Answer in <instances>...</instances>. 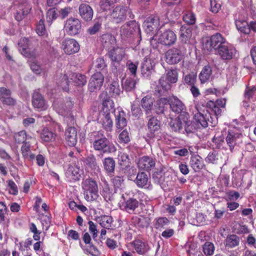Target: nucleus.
Here are the masks:
<instances>
[{"mask_svg":"<svg viewBox=\"0 0 256 256\" xmlns=\"http://www.w3.org/2000/svg\"><path fill=\"white\" fill-rule=\"evenodd\" d=\"M90 143L92 144L94 150L110 154L116 151V148L100 131L94 132L89 136Z\"/></svg>","mask_w":256,"mask_h":256,"instance_id":"obj_1","label":"nucleus"},{"mask_svg":"<svg viewBox=\"0 0 256 256\" xmlns=\"http://www.w3.org/2000/svg\"><path fill=\"white\" fill-rule=\"evenodd\" d=\"M82 187L84 199L87 202H92L99 196L97 182L92 178H88L83 180Z\"/></svg>","mask_w":256,"mask_h":256,"instance_id":"obj_2","label":"nucleus"},{"mask_svg":"<svg viewBox=\"0 0 256 256\" xmlns=\"http://www.w3.org/2000/svg\"><path fill=\"white\" fill-rule=\"evenodd\" d=\"M127 15L130 19L134 18L132 10L128 6L119 5L114 8L110 16L114 22L119 24L126 20Z\"/></svg>","mask_w":256,"mask_h":256,"instance_id":"obj_3","label":"nucleus"},{"mask_svg":"<svg viewBox=\"0 0 256 256\" xmlns=\"http://www.w3.org/2000/svg\"><path fill=\"white\" fill-rule=\"evenodd\" d=\"M225 43V38L220 33L217 32L207 38L203 46L208 52H212V50H218Z\"/></svg>","mask_w":256,"mask_h":256,"instance_id":"obj_4","label":"nucleus"},{"mask_svg":"<svg viewBox=\"0 0 256 256\" xmlns=\"http://www.w3.org/2000/svg\"><path fill=\"white\" fill-rule=\"evenodd\" d=\"M184 58V53L179 48H172L168 50L164 54L165 60L169 64H178Z\"/></svg>","mask_w":256,"mask_h":256,"instance_id":"obj_5","label":"nucleus"},{"mask_svg":"<svg viewBox=\"0 0 256 256\" xmlns=\"http://www.w3.org/2000/svg\"><path fill=\"white\" fill-rule=\"evenodd\" d=\"M64 28L69 36H75L80 33L82 29V24L80 20L76 18H68L64 24Z\"/></svg>","mask_w":256,"mask_h":256,"instance_id":"obj_6","label":"nucleus"},{"mask_svg":"<svg viewBox=\"0 0 256 256\" xmlns=\"http://www.w3.org/2000/svg\"><path fill=\"white\" fill-rule=\"evenodd\" d=\"M226 104L224 99H218L216 102L208 101L206 104L208 113L210 114V116L213 114L217 120L218 116L221 115V108H224Z\"/></svg>","mask_w":256,"mask_h":256,"instance_id":"obj_7","label":"nucleus"},{"mask_svg":"<svg viewBox=\"0 0 256 256\" xmlns=\"http://www.w3.org/2000/svg\"><path fill=\"white\" fill-rule=\"evenodd\" d=\"M62 48L68 55L78 52L80 48L78 42L74 38H67L64 40L61 44Z\"/></svg>","mask_w":256,"mask_h":256,"instance_id":"obj_8","label":"nucleus"},{"mask_svg":"<svg viewBox=\"0 0 256 256\" xmlns=\"http://www.w3.org/2000/svg\"><path fill=\"white\" fill-rule=\"evenodd\" d=\"M122 198L123 202H122L121 209L128 214H134L136 210L139 206L138 200L134 197L126 198L124 194L122 195Z\"/></svg>","mask_w":256,"mask_h":256,"instance_id":"obj_9","label":"nucleus"},{"mask_svg":"<svg viewBox=\"0 0 256 256\" xmlns=\"http://www.w3.org/2000/svg\"><path fill=\"white\" fill-rule=\"evenodd\" d=\"M242 134L237 130L234 129L228 130L227 136L226 138V141L229 146L230 152H232L234 146L240 141L242 140Z\"/></svg>","mask_w":256,"mask_h":256,"instance_id":"obj_10","label":"nucleus"},{"mask_svg":"<svg viewBox=\"0 0 256 256\" xmlns=\"http://www.w3.org/2000/svg\"><path fill=\"white\" fill-rule=\"evenodd\" d=\"M104 80V76L100 72H95L92 76L88 83L89 91L92 92L99 90L102 86Z\"/></svg>","mask_w":256,"mask_h":256,"instance_id":"obj_11","label":"nucleus"},{"mask_svg":"<svg viewBox=\"0 0 256 256\" xmlns=\"http://www.w3.org/2000/svg\"><path fill=\"white\" fill-rule=\"evenodd\" d=\"M32 104L38 111H44L48 108V105L44 96L38 91H34L32 96Z\"/></svg>","mask_w":256,"mask_h":256,"instance_id":"obj_12","label":"nucleus"},{"mask_svg":"<svg viewBox=\"0 0 256 256\" xmlns=\"http://www.w3.org/2000/svg\"><path fill=\"white\" fill-rule=\"evenodd\" d=\"M160 25V19L158 16L151 15L146 18L143 24L145 31L150 34L158 30Z\"/></svg>","mask_w":256,"mask_h":256,"instance_id":"obj_13","label":"nucleus"},{"mask_svg":"<svg viewBox=\"0 0 256 256\" xmlns=\"http://www.w3.org/2000/svg\"><path fill=\"white\" fill-rule=\"evenodd\" d=\"M136 30L140 32L139 26L134 20H130L120 28V34L123 38L128 37Z\"/></svg>","mask_w":256,"mask_h":256,"instance_id":"obj_14","label":"nucleus"},{"mask_svg":"<svg viewBox=\"0 0 256 256\" xmlns=\"http://www.w3.org/2000/svg\"><path fill=\"white\" fill-rule=\"evenodd\" d=\"M158 86L155 88V94L158 96H166L168 92L171 89L172 83L166 79L164 76H162L158 81Z\"/></svg>","mask_w":256,"mask_h":256,"instance_id":"obj_15","label":"nucleus"},{"mask_svg":"<svg viewBox=\"0 0 256 256\" xmlns=\"http://www.w3.org/2000/svg\"><path fill=\"white\" fill-rule=\"evenodd\" d=\"M176 40V36L175 33L171 30L164 31L160 36L158 38V42L162 45L170 46L175 44Z\"/></svg>","mask_w":256,"mask_h":256,"instance_id":"obj_16","label":"nucleus"},{"mask_svg":"<svg viewBox=\"0 0 256 256\" xmlns=\"http://www.w3.org/2000/svg\"><path fill=\"white\" fill-rule=\"evenodd\" d=\"M236 52L234 47L224 44L220 48L218 53L222 60H230L236 55Z\"/></svg>","mask_w":256,"mask_h":256,"instance_id":"obj_17","label":"nucleus"},{"mask_svg":"<svg viewBox=\"0 0 256 256\" xmlns=\"http://www.w3.org/2000/svg\"><path fill=\"white\" fill-rule=\"evenodd\" d=\"M160 122L154 117L151 118L148 122V132L147 136L150 138L158 136L157 134L160 130Z\"/></svg>","mask_w":256,"mask_h":256,"instance_id":"obj_18","label":"nucleus"},{"mask_svg":"<svg viewBox=\"0 0 256 256\" xmlns=\"http://www.w3.org/2000/svg\"><path fill=\"white\" fill-rule=\"evenodd\" d=\"M194 119L198 126H201L203 128H206L208 126V122L211 123L212 126L215 124L210 114L208 113L204 114L201 112H198L194 114Z\"/></svg>","mask_w":256,"mask_h":256,"instance_id":"obj_19","label":"nucleus"},{"mask_svg":"<svg viewBox=\"0 0 256 256\" xmlns=\"http://www.w3.org/2000/svg\"><path fill=\"white\" fill-rule=\"evenodd\" d=\"M65 174L70 182H75L80 180L82 170L77 166L70 165L66 170Z\"/></svg>","mask_w":256,"mask_h":256,"instance_id":"obj_20","label":"nucleus"},{"mask_svg":"<svg viewBox=\"0 0 256 256\" xmlns=\"http://www.w3.org/2000/svg\"><path fill=\"white\" fill-rule=\"evenodd\" d=\"M19 50L21 54L25 57L28 58H34L35 55L34 52H31L30 50L29 40L26 38L20 39L18 43Z\"/></svg>","mask_w":256,"mask_h":256,"instance_id":"obj_21","label":"nucleus"},{"mask_svg":"<svg viewBox=\"0 0 256 256\" xmlns=\"http://www.w3.org/2000/svg\"><path fill=\"white\" fill-rule=\"evenodd\" d=\"M155 161L152 157L144 156L139 159L138 166L140 170L150 171L155 166Z\"/></svg>","mask_w":256,"mask_h":256,"instance_id":"obj_22","label":"nucleus"},{"mask_svg":"<svg viewBox=\"0 0 256 256\" xmlns=\"http://www.w3.org/2000/svg\"><path fill=\"white\" fill-rule=\"evenodd\" d=\"M136 186L140 188H148L150 185V181L148 175L144 172H139L134 180Z\"/></svg>","mask_w":256,"mask_h":256,"instance_id":"obj_23","label":"nucleus"},{"mask_svg":"<svg viewBox=\"0 0 256 256\" xmlns=\"http://www.w3.org/2000/svg\"><path fill=\"white\" fill-rule=\"evenodd\" d=\"M65 138L67 144L69 146H74L77 142L76 129L73 126L68 127L66 130Z\"/></svg>","mask_w":256,"mask_h":256,"instance_id":"obj_24","label":"nucleus"},{"mask_svg":"<svg viewBox=\"0 0 256 256\" xmlns=\"http://www.w3.org/2000/svg\"><path fill=\"white\" fill-rule=\"evenodd\" d=\"M154 66L153 62L150 59L144 58L142 63L140 67L142 76L144 78L150 77L152 71L154 70Z\"/></svg>","mask_w":256,"mask_h":256,"instance_id":"obj_25","label":"nucleus"},{"mask_svg":"<svg viewBox=\"0 0 256 256\" xmlns=\"http://www.w3.org/2000/svg\"><path fill=\"white\" fill-rule=\"evenodd\" d=\"M79 14L83 20L86 21H90L92 18L94 12L88 4H82L79 6Z\"/></svg>","mask_w":256,"mask_h":256,"instance_id":"obj_26","label":"nucleus"},{"mask_svg":"<svg viewBox=\"0 0 256 256\" xmlns=\"http://www.w3.org/2000/svg\"><path fill=\"white\" fill-rule=\"evenodd\" d=\"M131 246L140 255L144 254L150 249L148 244L140 240H134L131 242Z\"/></svg>","mask_w":256,"mask_h":256,"instance_id":"obj_27","label":"nucleus"},{"mask_svg":"<svg viewBox=\"0 0 256 256\" xmlns=\"http://www.w3.org/2000/svg\"><path fill=\"white\" fill-rule=\"evenodd\" d=\"M100 40L104 48L108 50L114 46L116 44L115 37L110 34H102L100 37Z\"/></svg>","mask_w":256,"mask_h":256,"instance_id":"obj_28","label":"nucleus"},{"mask_svg":"<svg viewBox=\"0 0 256 256\" xmlns=\"http://www.w3.org/2000/svg\"><path fill=\"white\" fill-rule=\"evenodd\" d=\"M70 78L72 84L77 86L82 87L87 82L86 76L81 74L70 72Z\"/></svg>","mask_w":256,"mask_h":256,"instance_id":"obj_29","label":"nucleus"},{"mask_svg":"<svg viewBox=\"0 0 256 256\" xmlns=\"http://www.w3.org/2000/svg\"><path fill=\"white\" fill-rule=\"evenodd\" d=\"M108 50V56L112 62H119L122 60L124 54L122 48L114 46Z\"/></svg>","mask_w":256,"mask_h":256,"instance_id":"obj_30","label":"nucleus"},{"mask_svg":"<svg viewBox=\"0 0 256 256\" xmlns=\"http://www.w3.org/2000/svg\"><path fill=\"white\" fill-rule=\"evenodd\" d=\"M190 164L195 172H199L205 166L202 158L198 155L191 156Z\"/></svg>","mask_w":256,"mask_h":256,"instance_id":"obj_31","label":"nucleus"},{"mask_svg":"<svg viewBox=\"0 0 256 256\" xmlns=\"http://www.w3.org/2000/svg\"><path fill=\"white\" fill-rule=\"evenodd\" d=\"M110 113H101L100 123L102 124L104 128L106 131H111L113 122Z\"/></svg>","mask_w":256,"mask_h":256,"instance_id":"obj_32","label":"nucleus"},{"mask_svg":"<svg viewBox=\"0 0 256 256\" xmlns=\"http://www.w3.org/2000/svg\"><path fill=\"white\" fill-rule=\"evenodd\" d=\"M18 9L19 10L16 12L14 17L16 20L19 22L24 18V16L27 15L29 13L31 10V7L29 4L27 2H24L23 4H20L18 6Z\"/></svg>","mask_w":256,"mask_h":256,"instance_id":"obj_33","label":"nucleus"},{"mask_svg":"<svg viewBox=\"0 0 256 256\" xmlns=\"http://www.w3.org/2000/svg\"><path fill=\"white\" fill-rule=\"evenodd\" d=\"M170 106L172 110L177 114H181L186 108L182 102L176 97H174L170 100Z\"/></svg>","mask_w":256,"mask_h":256,"instance_id":"obj_34","label":"nucleus"},{"mask_svg":"<svg viewBox=\"0 0 256 256\" xmlns=\"http://www.w3.org/2000/svg\"><path fill=\"white\" fill-rule=\"evenodd\" d=\"M192 29L189 26H182L180 30V39L183 43H187L192 37Z\"/></svg>","mask_w":256,"mask_h":256,"instance_id":"obj_35","label":"nucleus"},{"mask_svg":"<svg viewBox=\"0 0 256 256\" xmlns=\"http://www.w3.org/2000/svg\"><path fill=\"white\" fill-rule=\"evenodd\" d=\"M84 162L86 168H89L90 170L94 171H98L100 170L96 158L94 154H90L87 156Z\"/></svg>","mask_w":256,"mask_h":256,"instance_id":"obj_36","label":"nucleus"},{"mask_svg":"<svg viewBox=\"0 0 256 256\" xmlns=\"http://www.w3.org/2000/svg\"><path fill=\"white\" fill-rule=\"evenodd\" d=\"M132 221L135 226L141 228H146L150 224V218L143 215L133 216Z\"/></svg>","mask_w":256,"mask_h":256,"instance_id":"obj_37","label":"nucleus"},{"mask_svg":"<svg viewBox=\"0 0 256 256\" xmlns=\"http://www.w3.org/2000/svg\"><path fill=\"white\" fill-rule=\"evenodd\" d=\"M116 125L118 129L122 130L127 126L126 114L123 110L119 111L118 114H116Z\"/></svg>","mask_w":256,"mask_h":256,"instance_id":"obj_38","label":"nucleus"},{"mask_svg":"<svg viewBox=\"0 0 256 256\" xmlns=\"http://www.w3.org/2000/svg\"><path fill=\"white\" fill-rule=\"evenodd\" d=\"M99 224L102 227L108 230H112L114 227L113 218L110 216L103 215L98 218Z\"/></svg>","mask_w":256,"mask_h":256,"instance_id":"obj_39","label":"nucleus"},{"mask_svg":"<svg viewBox=\"0 0 256 256\" xmlns=\"http://www.w3.org/2000/svg\"><path fill=\"white\" fill-rule=\"evenodd\" d=\"M102 164L106 172L110 176L112 175L114 171L116 165L114 158L111 157L106 158L103 160Z\"/></svg>","mask_w":256,"mask_h":256,"instance_id":"obj_40","label":"nucleus"},{"mask_svg":"<svg viewBox=\"0 0 256 256\" xmlns=\"http://www.w3.org/2000/svg\"><path fill=\"white\" fill-rule=\"evenodd\" d=\"M182 116H188V113H184V115L180 114L177 118L174 119H172L170 122V126L172 130L175 132H180L182 130L183 123L181 121L182 117Z\"/></svg>","mask_w":256,"mask_h":256,"instance_id":"obj_41","label":"nucleus"},{"mask_svg":"<svg viewBox=\"0 0 256 256\" xmlns=\"http://www.w3.org/2000/svg\"><path fill=\"white\" fill-rule=\"evenodd\" d=\"M56 136V132L46 128H44L40 134V138L45 142H53L55 140Z\"/></svg>","mask_w":256,"mask_h":256,"instance_id":"obj_42","label":"nucleus"},{"mask_svg":"<svg viewBox=\"0 0 256 256\" xmlns=\"http://www.w3.org/2000/svg\"><path fill=\"white\" fill-rule=\"evenodd\" d=\"M32 137L28 134L26 130H22L14 134V138L15 142L18 144H24L26 140L31 139Z\"/></svg>","mask_w":256,"mask_h":256,"instance_id":"obj_43","label":"nucleus"},{"mask_svg":"<svg viewBox=\"0 0 256 256\" xmlns=\"http://www.w3.org/2000/svg\"><path fill=\"white\" fill-rule=\"evenodd\" d=\"M141 106L146 115L150 114L153 106V100L151 97L146 96L141 100Z\"/></svg>","mask_w":256,"mask_h":256,"instance_id":"obj_44","label":"nucleus"},{"mask_svg":"<svg viewBox=\"0 0 256 256\" xmlns=\"http://www.w3.org/2000/svg\"><path fill=\"white\" fill-rule=\"evenodd\" d=\"M30 146L29 142H26L22 144L20 150L22 156L25 160L32 161L35 158V155L30 152Z\"/></svg>","mask_w":256,"mask_h":256,"instance_id":"obj_45","label":"nucleus"},{"mask_svg":"<svg viewBox=\"0 0 256 256\" xmlns=\"http://www.w3.org/2000/svg\"><path fill=\"white\" fill-rule=\"evenodd\" d=\"M256 91V88L253 87L252 88H250L249 87H246L245 90L244 94V100L242 102L243 106L244 108H248L250 106V100L253 97L254 94V92Z\"/></svg>","mask_w":256,"mask_h":256,"instance_id":"obj_46","label":"nucleus"},{"mask_svg":"<svg viewBox=\"0 0 256 256\" xmlns=\"http://www.w3.org/2000/svg\"><path fill=\"white\" fill-rule=\"evenodd\" d=\"M240 238L236 234H230L227 236L224 240V244L226 247L234 248L239 245Z\"/></svg>","mask_w":256,"mask_h":256,"instance_id":"obj_47","label":"nucleus"},{"mask_svg":"<svg viewBox=\"0 0 256 256\" xmlns=\"http://www.w3.org/2000/svg\"><path fill=\"white\" fill-rule=\"evenodd\" d=\"M102 105L101 112L112 114L115 111L114 102L109 97L103 100Z\"/></svg>","mask_w":256,"mask_h":256,"instance_id":"obj_48","label":"nucleus"},{"mask_svg":"<svg viewBox=\"0 0 256 256\" xmlns=\"http://www.w3.org/2000/svg\"><path fill=\"white\" fill-rule=\"evenodd\" d=\"M70 84H72L70 72L62 75L59 82L60 86L64 91L68 92L69 90V86Z\"/></svg>","mask_w":256,"mask_h":256,"instance_id":"obj_49","label":"nucleus"},{"mask_svg":"<svg viewBox=\"0 0 256 256\" xmlns=\"http://www.w3.org/2000/svg\"><path fill=\"white\" fill-rule=\"evenodd\" d=\"M235 24L238 31L246 34H250V28H248V23L246 20L236 19Z\"/></svg>","mask_w":256,"mask_h":256,"instance_id":"obj_50","label":"nucleus"},{"mask_svg":"<svg viewBox=\"0 0 256 256\" xmlns=\"http://www.w3.org/2000/svg\"><path fill=\"white\" fill-rule=\"evenodd\" d=\"M212 74V69L210 66H204L199 74L200 80L202 84L206 82Z\"/></svg>","mask_w":256,"mask_h":256,"instance_id":"obj_51","label":"nucleus"},{"mask_svg":"<svg viewBox=\"0 0 256 256\" xmlns=\"http://www.w3.org/2000/svg\"><path fill=\"white\" fill-rule=\"evenodd\" d=\"M170 224V220L166 217H160L155 220L154 227L156 229L162 230L167 226Z\"/></svg>","mask_w":256,"mask_h":256,"instance_id":"obj_52","label":"nucleus"},{"mask_svg":"<svg viewBox=\"0 0 256 256\" xmlns=\"http://www.w3.org/2000/svg\"><path fill=\"white\" fill-rule=\"evenodd\" d=\"M107 90H108L109 94L112 97L119 96L120 92V86L117 82H112L108 86Z\"/></svg>","mask_w":256,"mask_h":256,"instance_id":"obj_53","label":"nucleus"},{"mask_svg":"<svg viewBox=\"0 0 256 256\" xmlns=\"http://www.w3.org/2000/svg\"><path fill=\"white\" fill-rule=\"evenodd\" d=\"M215 250L214 244L210 242H206L202 246V251L206 256H212Z\"/></svg>","mask_w":256,"mask_h":256,"instance_id":"obj_54","label":"nucleus"},{"mask_svg":"<svg viewBox=\"0 0 256 256\" xmlns=\"http://www.w3.org/2000/svg\"><path fill=\"white\" fill-rule=\"evenodd\" d=\"M165 76L168 81H169L172 84L176 83L178 81V74L176 70H168Z\"/></svg>","mask_w":256,"mask_h":256,"instance_id":"obj_55","label":"nucleus"},{"mask_svg":"<svg viewBox=\"0 0 256 256\" xmlns=\"http://www.w3.org/2000/svg\"><path fill=\"white\" fill-rule=\"evenodd\" d=\"M136 80L132 78H128L122 84L123 88L127 92H130L136 87Z\"/></svg>","mask_w":256,"mask_h":256,"instance_id":"obj_56","label":"nucleus"},{"mask_svg":"<svg viewBox=\"0 0 256 256\" xmlns=\"http://www.w3.org/2000/svg\"><path fill=\"white\" fill-rule=\"evenodd\" d=\"M117 0H100V5L104 11L110 10L111 6L116 2Z\"/></svg>","mask_w":256,"mask_h":256,"instance_id":"obj_57","label":"nucleus"},{"mask_svg":"<svg viewBox=\"0 0 256 256\" xmlns=\"http://www.w3.org/2000/svg\"><path fill=\"white\" fill-rule=\"evenodd\" d=\"M183 20L188 25H192L196 22V18L194 14L190 12H188L183 16Z\"/></svg>","mask_w":256,"mask_h":256,"instance_id":"obj_58","label":"nucleus"},{"mask_svg":"<svg viewBox=\"0 0 256 256\" xmlns=\"http://www.w3.org/2000/svg\"><path fill=\"white\" fill-rule=\"evenodd\" d=\"M196 80V74L194 72H191L185 76L184 81L186 84L192 86L194 85Z\"/></svg>","mask_w":256,"mask_h":256,"instance_id":"obj_59","label":"nucleus"},{"mask_svg":"<svg viewBox=\"0 0 256 256\" xmlns=\"http://www.w3.org/2000/svg\"><path fill=\"white\" fill-rule=\"evenodd\" d=\"M138 64L137 62H133L130 60H128L126 64V66L130 72L134 76H136V75Z\"/></svg>","mask_w":256,"mask_h":256,"instance_id":"obj_60","label":"nucleus"},{"mask_svg":"<svg viewBox=\"0 0 256 256\" xmlns=\"http://www.w3.org/2000/svg\"><path fill=\"white\" fill-rule=\"evenodd\" d=\"M101 28V23L100 22H96L92 26L90 27L88 29L87 32L90 35H94L99 32Z\"/></svg>","mask_w":256,"mask_h":256,"instance_id":"obj_61","label":"nucleus"},{"mask_svg":"<svg viewBox=\"0 0 256 256\" xmlns=\"http://www.w3.org/2000/svg\"><path fill=\"white\" fill-rule=\"evenodd\" d=\"M88 230L90 233L92 234L94 239L96 238L98 236V230H97L96 225L92 220L88 222Z\"/></svg>","mask_w":256,"mask_h":256,"instance_id":"obj_62","label":"nucleus"},{"mask_svg":"<svg viewBox=\"0 0 256 256\" xmlns=\"http://www.w3.org/2000/svg\"><path fill=\"white\" fill-rule=\"evenodd\" d=\"M120 143L127 144L130 141L129 134L126 130H124L118 136Z\"/></svg>","mask_w":256,"mask_h":256,"instance_id":"obj_63","label":"nucleus"},{"mask_svg":"<svg viewBox=\"0 0 256 256\" xmlns=\"http://www.w3.org/2000/svg\"><path fill=\"white\" fill-rule=\"evenodd\" d=\"M36 30L39 36H44L46 32V28L44 24V20H40L36 25Z\"/></svg>","mask_w":256,"mask_h":256,"instance_id":"obj_64","label":"nucleus"}]
</instances>
